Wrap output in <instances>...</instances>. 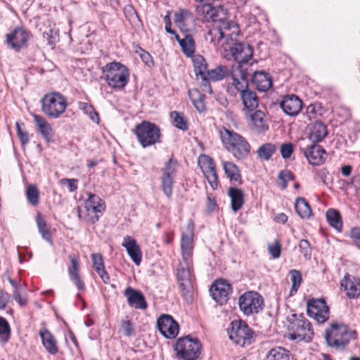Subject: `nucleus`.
Masks as SVG:
<instances>
[{
    "mask_svg": "<svg viewBox=\"0 0 360 360\" xmlns=\"http://www.w3.org/2000/svg\"><path fill=\"white\" fill-rule=\"evenodd\" d=\"M205 39L210 44H212L217 50L224 49V51H226L228 49V44H226L218 23L213 24L212 27L205 34Z\"/></svg>",
    "mask_w": 360,
    "mask_h": 360,
    "instance_id": "c85d7f7f",
    "label": "nucleus"
},
{
    "mask_svg": "<svg viewBox=\"0 0 360 360\" xmlns=\"http://www.w3.org/2000/svg\"><path fill=\"white\" fill-rule=\"evenodd\" d=\"M231 291V285L226 281L222 279L217 280L210 288L212 298L220 304L227 302Z\"/></svg>",
    "mask_w": 360,
    "mask_h": 360,
    "instance_id": "6ab92c4d",
    "label": "nucleus"
},
{
    "mask_svg": "<svg viewBox=\"0 0 360 360\" xmlns=\"http://www.w3.org/2000/svg\"><path fill=\"white\" fill-rule=\"evenodd\" d=\"M191 56L193 68H207V64L202 56L199 54H193Z\"/></svg>",
    "mask_w": 360,
    "mask_h": 360,
    "instance_id": "69168bd1",
    "label": "nucleus"
},
{
    "mask_svg": "<svg viewBox=\"0 0 360 360\" xmlns=\"http://www.w3.org/2000/svg\"><path fill=\"white\" fill-rule=\"evenodd\" d=\"M170 118L172 120L173 124L179 129L186 131L188 129L187 120L183 113L172 111L170 113Z\"/></svg>",
    "mask_w": 360,
    "mask_h": 360,
    "instance_id": "a18cd8bd",
    "label": "nucleus"
},
{
    "mask_svg": "<svg viewBox=\"0 0 360 360\" xmlns=\"http://www.w3.org/2000/svg\"><path fill=\"white\" fill-rule=\"evenodd\" d=\"M226 69H195L196 78L200 82L203 90L209 94H212V89L210 82L221 80L225 77Z\"/></svg>",
    "mask_w": 360,
    "mask_h": 360,
    "instance_id": "ddd939ff",
    "label": "nucleus"
},
{
    "mask_svg": "<svg viewBox=\"0 0 360 360\" xmlns=\"http://www.w3.org/2000/svg\"><path fill=\"white\" fill-rule=\"evenodd\" d=\"M124 295L127 299L128 304L131 307L142 310L147 309L148 304L141 291L129 287L124 290Z\"/></svg>",
    "mask_w": 360,
    "mask_h": 360,
    "instance_id": "cd10ccee",
    "label": "nucleus"
},
{
    "mask_svg": "<svg viewBox=\"0 0 360 360\" xmlns=\"http://www.w3.org/2000/svg\"><path fill=\"white\" fill-rule=\"evenodd\" d=\"M122 245L126 249L134 264L139 266L142 260V252L137 241L133 237L126 236L123 238Z\"/></svg>",
    "mask_w": 360,
    "mask_h": 360,
    "instance_id": "a878e982",
    "label": "nucleus"
},
{
    "mask_svg": "<svg viewBox=\"0 0 360 360\" xmlns=\"http://www.w3.org/2000/svg\"><path fill=\"white\" fill-rule=\"evenodd\" d=\"M36 223L38 231L41 234L42 238L50 244H52V236L50 231V226L46 224V221L41 213H38L36 216Z\"/></svg>",
    "mask_w": 360,
    "mask_h": 360,
    "instance_id": "a19ab883",
    "label": "nucleus"
},
{
    "mask_svg": "<svg viewBox=\"0 0 360 360\" xmlns=\"http://www.w3.org/2000/svg\"><path fill=\"white\" fill-rule=\"evenodd\" d=\"M238 305L240 311L247 316L258 314L264 307V299L255 291L246 292L240 296Z\"/></svg>",
    "mask_w": 360,
    "mask_h": 360,
    "instance_id": "1a4fd4ad",
    "label": "nucleus"
},
{
    "mask_svg": "<svg viewBox=\"0 0 360 360\" xmlns=\"http://www.w3.org/2000/svg\"><path fill=\"white\" fill-rule=\"evenodd\" d=\"M33 118L38 132L47 141H51L53 137V130L51 125L41 115L34 114L33 115Z\"/></svg>",
    "mask_w": 360,
    "mask_h": 360,
    "instance_id": "473e14b6",
    "label": "nucleus"
},
{
    "mask_svg": "<svg viewBox=\"0 0 360 360\" xmlns=\"http://www.w3.org/2000/svg\"><path fill=\"white\" fill-rule=\"evenodd\" d=\"M252 82L260 91H266L272 86V79L270 75L263 70L254 72Z\"/></svg>",
    "mask_w": 360,
    "mask_h": 360,
    "instance_id": "7c9ffc66",
    "label": "nucleus"
},
{
    "mask_svg": "<svg viewBox=\"0 0 360 360\" xmlns=\"http://www.w3.org/2000/svg\"><path fill=\"white\" fill-rule=\"evenodd\" d=\"M290 352L282 347H276L270 349L265 360H290Z\"/></svg>",
    "mask_w": 360,
    "mask_h": 360,
    "instance_id": "c03bdc74",
    "label": "nucleus"
},
{
    "mask_svg": "<svg viewBox=\"0 0 360 360\" xmlns=\"http://www.w3.org/2000/svg\"><path fill=\"white\" fill-rule=\"evenodd\" d=\"M268 251L272 258L278 259L281 256V245L278 240H276L274 243L268 245Z\"/></svg>",
    "mask_w": 360,
    "mask_h": 360,
    "instance_id": "13d9d810",
    "label": "nucleus"
},
{
    "mask_svg": "<svg viewBox=\"0 0 360 360\" xmlns=\"http://www.w3.org/2000/svg\"><path fill=\"white\" fill-rule=\"evenodd\" d=\"M41 111L48 117L57 119L65 111L68 102L66 98L59 92H51L41 99Z\"/></svg>",
    "mask_w": 360,
    "mask_h": 360,
    "instance_id": "20e7f679",
    "label": "nucleus"
},
{
    "mask_svg": "<svg viewBox=\"0 0 360 360\" xmlns=\"http://www.w3.org/2000/svg\"><path fill=\"white\" fill-rule=\"evenodd\" d=\"M196 11L202 15L205 21H212L214 24H217L224 17L226 13L222 7L214 8L211 6L210 3L202 4L198 6Z\"/></svg>",
    "mask_w": 360,
    "mask_h": 360,
    "instance_id": "412c9836",
    "label": "nucleus"
},
{
    "mask_svg": "<svg viewBox=\"0 0 360 360\" xmlns=\"http://www.w3.org/2000/svg\"><path fill=\"white\" fill-rule=\"evenodd\" d=\"M324 338L328 346L342 349L356 338V333L342 323L335 322L326 328Z\"/></svg>",
    "mask_w": 360,
    "mask_h": 360,
    "instance_id": "f03ea898",
    "label": "nucleus"
},
{
    "mask_svg": "<svg viewBox=\"0 0 360 360\" xmlns=\"http://www.w3.org/2000/svg\"><path fill=\"white\" fill-rule=\"evenodd\" d=\"M220 139L225 149L237 160H243L250 153L247 139L233 129L221 127L219 130Z\"/></svg>",
    "mask_w": 360,
    "mask_h": 360,
    "instance_id": "f257e3e1",
    "label": "nucleus"
},
{
    "mask_svg": "<svg viewBox=\"0 0 360 360\" xmlns=\"http://www.w3.org/2000/svg\"><path fill=\"white\" fill-rule=\"evenodd\" d=\"M248 124L250 129L262 134L269 129V122L266 114L261 110L250 112Z\"/></svg>",
    "mask_w": 360,
    "mask_h": 360,
    "instance_id": "aec40b11",
    "label": "nucleus"
},
{
    "mask_svg": "<svg viewBox=\"0 0 360 360\" xmlns=\"http://www.w3.org/2000/svg\"><path fill=\"white\" fill-rule=\"evenodd\" d=\"M160 333L167 339L175 338L179 332V326L171 315L162 314L157 321Z\"/></svg>",
    "mask_w": 360,
    "mask_h": 360,
    "instance_id": "dca6fc26",
    "label": "nucleus"
},
{
    "mask_svg": "<svg viewBox=\"0 0 360 360\" xmlns=\"http://www.w3.org/2000/svg\"><path fill=\"white\" fill-rule=\"evenodd\" d=\"M120 331L127 337L133 336L135 334V330L132 322L129 319H124L121 321Z\"/></svg>",
    "mask_w": 360,
    "mask_h": 360,
    "instance_id": "6e6d98bb",
    "label": "nucleus"
},
{
    "mask_svg": "<svg viewBox=\"0 0 360 360\" xmlns=\"http://www.w3.org/2000/svg\"><path fill=\"white\" fill-rule=\"evenodd\" d=\"M103 70L102 78L112 89H122L129 82V69H103Z\"/></svg>",
    "mask_w": 360,
    "mask_h": 360,
    "instance_id": "4468645a",
    "label": "nucleus"
},
{
    "mask_svg": "<svg viewBox=\"0 0 360 360\" xmlns=\"http://www.w3.org/2000/svg\"><path fill=\"white\" fill-rule=\"evenodd\" d=\"M326 217L330 226L338 232L342 231L343 223L342 217L338 210L333 208L328 209L326 213Z\"/></svg>",
    "mask_w": 360,
    "mask_h": 360,
    "instance_id": "ea45409f",
    "label": "nucleus"
},
{
    "mask_svg": "<svg viewBox=\"0 0 360 360\" xmlns=\"http://www.w3.org/2000/svg\"><path fill=\"white\" fill-rule=\"evenodd\" d=\"M299 248L300 252L307 259H309L311 255V249L307 240L302 239L300 241Z\"/></svg>",
    "mask_w": 360,
    "mask_h": 360,
    "instance_id": "680f3d73",
    "label": "nucleus"
},
{
    "mask_svg": "<svg viewBox=\"0 0 360 360\" xmlns=\"http://www.w3.org/2000/svg\"><path fill=\"white\" fill-rule=\"evenodd\" d=\"M78 108L85 114L88 115L89 119L96 123L99 122L98 113L90 103L86 102H79Z\"/></svg>",
    "mask_w": 360,
    "mask_h": 360,
    "instance_id": "09e8293b",
    "label": "nucleus"
},
{
    "mask_svg": "<svg viewBox=\"0 0 360 360\" xmlns=\"http://www.w3.org/2000/svg\"><path fill=\"white\" fill-rule=\"evenodd\" d=\"M232 44L233 46H228V49H230L231 56L238 64V68H241L245 65H253L255 60L252 58V47L245 42L237 43L236 41Z\"/></svg>",
    "mask_w": 360,
    "mask_h": 360,
    "instance_id": "f8f14e48",
    "label": "nucleus"
},
{
    "mask_svg": "<svg viewBox=\"0 0 360 360\" xmlns=\"http://www.w3.org/2000/svg\"><path fill=\"white\" fill-rule=\"evenodd\" d=\"M174 20L181 33L191 31L194 24V18L191 12L186 9H180L174 13Z\"/></svg>",
    "mask_w": 360,
    "mask_h": 360,
    "instance_id": "393cba45",
    "label": "nucleus"
},
{
    "mask_svg": "<svg viewBox=\"0 0 360 360\" xmlns=\"http://www.w3.org/2000/svg\"><path fill=\"white\" fill-rule=\"evenodd\" d=\"M88 198L85 202V207L88 211L92 210L95 214L102 213L105 210L104 201L98 195L89 193Z\"/></svg>",
    "mask_w": 360,
    "mask_h": 360,
    "instance_id": "f704fd0d",
    "label": "nucleus"
},
{
    "mask_svg": "<svg viewBox=\"0 0 360 360\" xmlns=\"http://www.w3.org/2000/svg\"><path fill=\"white\" fill-rule=\"evenodd\" d=\"M230 76L232 82L227 86V92L232 96L238 94L241 96L243 92L249 90L248 69H231Z\"/></svg>",
    "mask_w": 360,
    "mask_h": 360,
    "instance_id": "9b49d317",
    "label": "nucleus"
},
{
    "mask_svg": "<svg viewBox=\"0 0 360 360\" xmlns=\"http://www.w3.org/2000/svg\"><path fill=\"white\" fill-rule=\"evenodd\" d=\"M28 38V34L25 30L16 28L6 35V41L11 49L18 51L25 46Z\"/></svg>",
    "mask_w": 360,
    "mask_h": 360,
    "instance_id": "b1692460",
    "label": "nucleus"
},
{
    "mask_svg": "<svg viewBox=\"0 0 360 360\" xmlns=\"http://www.w3.org/2000/svg\"><path fill=\"white\" fill-rule=\"evenodd\" d=\"M198 165L202 170V172L205 171L207 169H210V168H213L215 167V163L212 158H211L207 155H200L198 158Z\"/></svg>",
    "mask_w": 360,
    "mask_h": 360,
    "instance_id": "5fc2aeb1",
    "label": "nucleus"
},
{
    "mask_svg": "<svg viewBox=\"0 0 360 360\" xmlns=\"http://www.w3.org/2000/svg\"><path fill=\"white\" fill-rule=\"evenodd\" d=\"M295 211L302 219H309L312 211L309 204L304 198H297L295 204Z\"/></svg>",
    "mask_w": 360,
    "mask_h": 360,
    "instance_id": "37998d69",
    "label": "nucleus"
},
{
    "mask_svg": "<svg viewBox=\"0 0 360 360\" xmlns=\"http://www.w3.org/2000/svg\"><path fill=\"white\" fill-rule=\"evenodd\" d=\"M174 350L179 359L183 360H196L201 354L202 345L197 338L186 335L176 340Z\"/></svg>",
    "mask_w": 360,
    "mask_h": 360,
    "instance_id": "39448f33",
    "label": "nucleus"
},
{
    "mask_svg": "<svg viewBox=\"0 0 360 360\" xmlns=\"http://www.w3.org/2000/svg\"><path fill=\"white\" fill-rule=\"evenodd\" d=\"M193 248V231L189 230L187 233H182L181 249L183 261L186 262L192 261Z\"/></svg>",
    "mask_w": 360,
    "mask_h": 360,
    "instance_id": "2f4dec72",
    "label": "nucleus"
},
{
    "mask_svg": "<svg viewBox=\"0 0 360 360\" xmlns=\"http://www.w3.org/2000/svg\"><path fill=\"white\" fill-rule=\"evenodd\" d=\"M304 155L310 165L316 166L324 162L326 151L321 146L313 144L307 147Z\"/></svg>",
    "mask_w": 360,
    "mask_h": 360,
    "instance_id": "c756f323",
    "label": "nucleus"
},
{
    "mask_svg": "<svg viewBox=\"0 0 360 360\" xmlns=\"http://www.w3.org/2000/svg\"><path fill=\"white\" fill-rule=\"evenodd\" d=\"M192 261L180 262L176 269V278L182 295L190 302L194 285V276L192 274Z\"/></svg>",
    "mask_w": 360,
    "mask_h": 360,
    "instance_id": "6e6552de",
    "label": "nucleus"
},
{
    "mask_svg": "<svg viewBox=\"0 0 360 360\" xmlns=\"http://www.w3.org/2000/svg\"><path fill=\"white\" fill-rule=\"evenodd\" d=\"M289 274L290 275V280L292 281L291 293L292 291L296 292L302 280V274L300 271L296 269L290 270Z\"/></svg>",
    "mask_w": 360,
    "mask_h": 360,
    "instance_id": "864d4df0",
    "label": "nucleus"
},
{
    "mask_svg": "<svg viewBox=\"0 0 360 360\" xmlns=\"http://www.w3.org/2000/svg\"><path fill=\"white\" fill-rule=\"evenodd\" d=\"M181 35L182 37L179 34H176V39L181 46L183 52L190 57L195 51L194 40L190 32L181 33Z\"/></svg>",
    "mask_w": 360,
    "mask_h": 360,
    "instance_id": "72a5a7b5",
    "label": "nucleus"
},
{
    "mask_svg": "<svg viewBox=\"0 0 360 360\" xmlns=\"http://www.w3.org/2000/svg\"><path fill=\"white\" fill-rule=\"evenodd\" d=\"M11 338V328L4 317L0 316V340L4 343L7 342Z\"/></svg>",
    "mask_w": 360,
    "mask_h": 360,
    "instance_id": "8fccbe9b",
    "label": "nucleus"
},
{
    "mask_svg": "<svg viewBox=\"0 0 360 360\" xmlns=\"http://www.w3.org/2000/svg\"><path fill=\"white\" fill-rule=\"evenodd\" d=\"M328 135L326 126L321 122H316L310 127L309 138L314 143H319Z\"/></svg>",
    "mask_w": 360,
    "mask_h": 360,
    "instance_id": "e433bc0d",
    "label": "nucleus"
},
{
    "mask_svg": "<svg viewBox=\"0 0 360 360\" xmlns=\"http://www.w3.org/2000/svg\"><path fill=\"white\" fill-rule=\"evenodd\" d=\"M218 24L228 46L237 41L240 31L236 22L227 20L225 15Z\"/></svg>",
    "mask_w": 360,
    "mask_h": 360,
    "instance_id": "a211bd4d",
    "label": "nucleus"
},
{
    "mask_svg": "<svg viewBox=\"0 0 360 360\" xmlns=\"http://www.w3.org/2000/svg\"><path fill=\"white\" fill-rule=\"evenodd\" d=\"M134 133L139 144L144 148L160 143L161 133L159 127L149 121L144 120L138 124Z\"/></svg>",
    "mask_w": 360,
    "mask_h": 360,
    "instance_id": "423d86ee",
    "label": "nucleus"
},
{
    "mask_svg": "<svg viewBox=\"0 0 360 360\" xmlns=\"http://www.w3.org/2000/svg\"><path fill=\"white\" fill-rule=\"evenodd\" d=\"M91 259L96 273L105 269L103 257L101 254L94 253L91 255Z\"/></svg>",
    "mask_w": 360,
    "mask_h": 360,
    "instance_id": "bf43d9fd",
    "label": "nucleus"
},
{
    "mask_svg": "<svg viewBox=\"0 0 360 360\" xmlns=\"http://www.w3.org/2000/svg\"><path fill=\"white\" fill-rule=\"evenodd\" d=\"M16 130L18 136L22 146H25L30 141V136L27 131H23L18 122H16Z\"/></svg>",
    "mask_w": 360,
    "mask_h": 360,
    "instance_id": "0e129e2a",
    "label": "nucleus"
},
{
    "mask_svg": "<svg viewBox=\"0 0 360 360\" xmlns=\"http://www.w3.org/2000/svg\"><path fill=\"white\" fill-rule=\"evenodd\" d=\"M140 57L146 66L150 67L151 65H153V58L148 52L141 50Z\"/></svg>",
    "mask_w": 360,
    "mask_h": 360,
    "instance_id": "774afa93",
    "label": "nucleus"
},
{
    "mask_svg": "<svg viewBox=\"0 0 360 360\" xmlns=\"http://www.w3.org/2000/svg\"><path fill=\"white\" fill-rule=\"evenodd\" d=\"M188 96L195 107L199 112H202L205 110V96L200 93L197 89H192L188 91Z\"/></svg>",
    "mask_w": 360,
    "mask_h": 360,
    "instance_id": "79ce46f5",
    "label": "nucleus"
},
{
    "mask_svg": "<svg viewBox=\"0 0 360 360\" xmlns=\"http://www.w3.org/2000/svg\"><path fill=\"white\" fill-rule=\"evenodd\" d=\"M276 150V147L274 144L266 143L259 147L257 149V155L261 159L269 160Z\"/></svg>",
    "mask_w": 360,
    "mask_h": 360,
    "instance_id": "49530a36",
    "label": "nucleus"
},
{
    "mask_svg": "<svg viewBox=\"0 0 360 360\" xmlns=\"http://www.w3.org/2000/svg\"><path fill=\"white\" fill-rule=\"evenodd\" d=\"M123 12L125 18L131 25H136L140 22V19L135 8L131 4L126 5L123 8Z\"/></svg>",
    "mask_w": 360,
    "mask_h": 360,
    "instance_id": "3c124183",
    "label": "nucleus"
},
{
    "mask_svg": "<svg viewBox=\"0 0 360 360\" xmlns=\"http://www.w3.org/2000/svg\"><path fill=\"white\" fill-rule=\"evenodd\" d=\"M223 169L231 182L241 183V175L238 167L232 162L223 161Z\"/></svg>",
    "mask_w": 360,
    "mask_h": 360,
    "instance_id": "4c0bfd02",
    "label": "nucleus"
},
{
    "mask_svg": "<svg viewBox=\"0 0 360 360\" xmlns=\"http://www.w3.org/2000/svg\"><path fill=\"white\" fill-rule=\"evenodd\" d=\"M208 183L213 189H217L218 186V178L217 174L216 166L210 169L202 172Z\"/></svg>",
    "mask_w": 360,
    "mask_h": 360,
    "instance_id": "603ef678",
    "label": "nucleus"
},
{
    "mask_svg": "<svg viewBox=\"0 0 360 360\" xmlns=\"http://www.w3.org/2000/svg\"><path fill=\"white\" fill-rule=\"evenodd\" d=\"M228 195L231 198V209L234 212L240 210L244 204L243 191L236 187H230Z\"/></svg>",
    "mask_w": 360,
    "mask_h": 360,
    "instance_id": "c9c22d12",
    "label": "nucleus"
},
{
    "mask_svg": "<svg viewBox=\"0 0 360 360\" xmlns=\"http://www.w3.org/2000/svg\"><path fill=\"white\" fill-rule=\"evenodd\" d=\"M178 167V161L175 158H171L165 162L164 167L162 169L161 187L163 193L168 198H170L173 193L174 178L177 173Z\"/></svg>",
    "mask_w": 360,
    "mask_h": 360,
    "instance_id": "9d476101",
    "label": "nucleus"
},
{
    "mask_svg": "<svg viewBox=\"0 0 360 360\" xmlns=\"http://www.w3.org/2000/svg\"><path fill=\"white\" fill-rule=\"evenodd\" d=\"M289 339L291 340L310 341L314 331L310 322L302 314H292L288 326Z\"/></svg>",
    "mask_w": 360,
    "mask_h": 360,
    "instance_id": "7ed1b4c3",
    "label": "nucleus"
},
{
    "mask_svg": "<svg viewBox=\"0 0 360 360\" xmlns=\"http://www.w3.org/2000/svg\"><path fill=\"white\" fill-rule=\"evenodd\" d=\"M348 236L355 247L360 250V227L355 226L352 228Z\"/></svg>",
    "mask_w": 360,
    "mask_h": 360,
    "instance_id": "052dcab7",
    "label": "nucleus"
},
{
    "mask_svg": "<svg viewBox=\"0 0 360 360\" xmlns=\"http://www.w3.org/2000/svg\"><path fill=\"white\" fill-rule=\"evenodd\" d=\"M244 108L248 112L256 110L258 107L259 100L256 93L254 91L248 90L243 92L240 96Z\"/></svg>",
    "mask_w": 360,
    "mask_h": 360,
    "instance_id": "58836bf2",
    "label": "nucleus"
},
{
    "mask_svg": "<svg viewBox=\"0 0 360 360\" xmlns=\"http://www.w3.org/2000/svg\"><path fill=\"white\" fill-rule=\"evenodd\" d=\"M279 105L283 111L291 117L297 115L302 109V100L295 94L283 96Z\"/></svg>",
    "mask_w": 360,
    "mask_h": 360,
    "instance_id": "f3484780",
    "label": "nucleus"
},
{
    "mask_svg": "<svg viewBox=\"0 0 360 360\" xmlns=\"http://www.w3.org/2000/svg\"><path fill=\"white\" fill-rule=\"evenodd\" d=\"M278 177L282 181L281 188L285 189L288 186V182L294 179V174L290 170L284 169L279 172Z\"/></svg>",
    "mask_w": 360,
    "mask_h": 360,
    "instance_id": "4d7b16f0",
    "label": "nucleus"
},
{
    "mask_svg": "<svg viewBox=\"0 0 360 360\" xmlns=\"http://www.w3.org/2000/svg\"><path fill=\"white\" fill-rule=\"evenodd\" d=\"M78 180L76 179H62L60 182L61 184H68V189L70 192H74L77 189Z\"/></svg>",
    "mask_w": 360,
    "mask_h": 360,
    "instance_id": "338daca9",
    "label": "nucleus"
},
{
    "mask_svg": "<svg viewBox=\"0 0 360 360\" xmlns=\"http://www.w3.org/2000/svg\"><path fill=\"white\" fill-rule=\"evenodd\" d=\"M344 288L346 295L349 299L358 298L360 295V278L352 276L348 273L345 274L340 283Z\"/></svg>",
    "mask_w": 360,
    "mask_h": 360,
    "instance_id": "5701e85b",
    "label": "nucleus"
},
{
    "mask_svg": "<svg viewBox=\"0 0 360 360\" xmlns=\"http://www.w3.org/2000/svg\"><path fill=\"white\" fill-rule=\"evenodd\" d=\"M69 258L71 262V265L68 267L70 279L75 285L78 290L83 291L85 290V284L79 274V257L75 254H72L69 256Z\"/></svg>",
    "mask_w": 360,
    "mask_h": 360,
    "instance_id": "bb28decb",
    "label": "nucleus"
},
{
    "mask_svg": "<svg viewBox=\"0 0 360 360\" xmlns=\"http://www.w3.org/2000/svg\"><path fill=\"white\" fill-rule=\"evenodd\" d=\"M228 333L229 338L240 347L250 345L254 341V331L242 320L231 321Z\"/></svg>",
    "mask_w": 360,
    "mask_h": 360,
    "instance_id": "0eeeda50",
    "label": "nucleus"
},
{
    "mask_svg": "<svg viewBox=\"0 0 360 360\" xmlns=\"http://www.w3.org/2000/svg\"><path fill=\"white\" fill-rule=\"evenodd\" d=\"M28 202L32 206H37L39 202V191L35 185L31 184L27 187L25 192Z\"/></svg>",
    "mask_w": 360,
    "mask_h": 360,
    "instance_id": "de8ad7c7",
    "label": "nucleus"
},
{
    "mask_svg": "<svg viewBox=\"0 0 360 360\" xmlns=\"http://www.w3.org/2000/svg\"><path fill=\"white\" fill-rule=\"evenodd\" d=\"M294 151L293 144L292 143H284L281 145L280 152L283 159L289 158Z\"/></svg>",
    "mask_w": 360,
    "mask_h": 360,
    "instance_id": "e2e57ef3",
    "label": "nucleus"
},
{
    "mask_svg": "<svg viewBox=\"0 0 360 360\" xmlns=\"http://www.w3.org/2000/svg\"><path fill=\"white\" fill-rule=\"evenodd\" d=\"M39 335L41 340V344L45 350L51 355H55L58 352L57 340L54 335L46 328L45 323L41 324L39 330Z\"/></svg>",
    "mask_w": 360,
    "mask_h": 360,
    "instance_id": "4be33fe9",
    "label": "nucleus"
},
{
    "mask_svg": "<svg viewBox=\"0 0 360 360\" xmlns=\"http://www.w3.org/2000/svg\"><path fill=\"white\" fill-rule=\"evenodd\" d=\"M307 314L319 323L329 319L330 310L323 299H310L307 301Z\"/></svg>",
    "mask_w": 360,
    "mask_h": 360,
    "instance_id": "2eb2a0df",
    "label": "nucleus"
}]
</instances>
